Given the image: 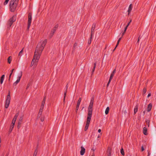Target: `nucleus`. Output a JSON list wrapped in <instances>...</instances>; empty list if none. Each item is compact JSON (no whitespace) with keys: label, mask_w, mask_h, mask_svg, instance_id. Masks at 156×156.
Wrapping results in <instances>:
<instances>
[{"label":"nucleus","mask_w":156,"mask_h":156,"mask_svg":"<svg viewBox=\"0 0 156 156\" xmlns=\"http://www.w3.org/2000/svg\"><path fill=\"white\" fill-rule=\"evenodd\" d=\"M31 85H32V84H31V83L30 82L29 83H28L27 85V87L26 88V90H27L29 88V87L30 86H31Z\"/></svg>","instance_id":"nucleus-24"},{"label":"nucleus","mask_w":156,"mask_h":156,"mask_svg":"<svg viewBox=\"0 0 156 156\" xmlns=\"http://www.w3.org/2000/svg\"><path fill=\"white\" fill-rule=\"evenodd\" d=\"M146 91H147L146 88H144L143 90V93H142L143 94H145L146 93Z\"/></svg>","instance_id":"nucleus-30"},{"label":"nucleus","mask_w":156,"mask_h":156,"mask_svg":"<svg viewBox=\"0 0 156 156\" xmlns=\"http://www.w3.org/2000/svg\"><path fill=\"white\" fill-rule=\"evenodd\" d=\"M101 131V130L100 129H99L98 130V133H100Z\"/></svg>","instance_id":"nucleus-52"},{"label":"nucleus","mask_w":156,"mask_h":156,"mask_svg":"<svg viewBox=\"0 0 156 156\" xmlns=\"http://www.w3.org/2000/svg\"><path fill=\"white\" fill-rule=\"evenodd\" d=\"M96 63H95L94 64L93 68L92 70V73L94 72V70H95V67H96Z\"/></svg>","instance_id":"nucleus-29"},{"label":"nucleus","mask_w":156,"mask_h":156,"mask_svg":"<svg viewBox=\"0 0 156 156\" xmlns=\"http://www.w3.org/2000/svg\"><path fill=\"white\" fill-rule=\"evenodd\" d=\"M20 125H21V124L19 125V123H18V126H17V127H18V129H19L20 128Z\"/></svg>","instance_id":"nucleus-47"},{"label":"nucleus","mask_w":156,"mask_h":156,"mask_svg":"<svg viewBox=\"0 0 156 156\" xmlns=\"http://www.w3.org/2000/svg\"><path fill=\"white\" fill-rule=\"evenodd\" d=\"M121 37H120L119 38V39L118 40V41H120L121 40Z\"/></svg>","instance_id":"nucleus-55"},{"label":"nucleus","mask_w":156,"mask_h":156,"mask_svg":"<svg viewBox=\"0 0 156 156\" xmlns=\"http://www.w3.org/2000/svg\"><path fill=\"white\" fill-rule=\"evenodd\" d=\"M131 22V20H130L129 21V23H130Z\"/></svg>","instance_id":"nucleus-57"},{"label":"nucleus","mask_w":156,"mask_h":156,"mask_svg":"<svg viewBox=\"0 0 156 156\" xmlns=\"http://www.w3.org/2000/svg\"><path fill=\"white\" fill-rule=\"evenodd\" d=\"M91 39L92 38H91V37H90V38L89 39L88 41V43L89 44H91Z\"/></svg>","instance_id":"nucleus-35"},{"label":"nucleus","mask_w":156,"mask_h":156,"mask_svg":"<svg viewBox=\"0 0 156 156\" xmlns=\"http://www.w3.org/2000/svg\"><path fill=\"white\" fill-rule=\"evenodd\" d=\"M123 113H124V114L126 115L127 113V112H126V111L125 110L124 111Z\"/></svg>","instance_id":"nucleus-50"},{"label":"nucleus","mask_w":156,"mask_h":156,"mask_svg":"<svg viewBox=\"0 0 156 156\" xmlns=\"http://www.w3.org/2000/svg\"><path fill=\"white\" fill-rule=\"evenodd\" d=\"M120 152H121V154L122 155H124L125 154H124V150H123V148H121V149Z\"/></svg>","instance_id":"nucleus-26"},{"label":"nucleus","mask_w":156,"mask_h":156,"mask_svg":"<svg viewBox=\"0 0 156 156\" xmlns=\"http://www.w3.org/2000/svg\"><path fill=\"white\" fill-rule=\"evenodd\" d=\"M129 24H130L129 23H128V24H127V25L126 26H129Z\"/></svg>","instance_id":"nucleus-58"},{"label":"nucleus","mask_w":156,"mask_h":156,"mask_svg":"<svg viewBox=\"0 0 156 156\" xmlns=\"http://www.w3.org/2000/svg\"><path fill=\"white\" fill-rule=\"evenodd\" d=\"M132 9V4H130L129 5L128 8V14H129V13L131 12Z\"/></svg>","instance_id":"nucleus-17"},{"label":"nucleus","mask_w":156,"mask_h":156,"mask_svg":"<svg viewBox=\"0 0 156 156\" xmlns=\"http://www.w3.org/2000/svg\"><path fill=\"white\" fill-rule=\"evenodd\" d=\"M95 23H94L92 25V27L91 29V31H94V30L95 27Z\"/></svg>","instance_id":"nucleus-21"},{"label":"nucleus","mask_w":156,"mask_h":156,"mask_svg":"<svg viewBox=\"0 0 156 156\" xmlns=\"http://www.w3.org/2000/svg\"><path fill=\"white\" fill-rule=\"evenodd\" d=\"M12 74H11V73H10V75H9V81L10 80V78H11V75Z\"/></svg>","instance_id":"nucleus-46"},{"label":"nucleus","mask_w":156,"mask_h":156,"mask_svg":"<svg viewBox=\"0 0 156 156\" xmlns=\"http://www.w3.org/2000/svg\"><path fill=\"white\" fill-rule=\"evenodd\" d=\"M32 20V13L31 12L29 13L28 17V23H29V24L31 23Z\"/></svg>","instance_id":"nucleus-12"},{"label":"nucleus","mask_w":156,"mask_h":156,"mask_svg":"<svg viewBox=\"0 0 156 156\" xmlns=\"http://www.w3.org/2000/svg\"><path fill=\"white\" fill-rule=\"evenodd\" d=\"M116 48H115H115L113 50V51H114L115 49Z\"/></svg>","instance_id":"nucleus-59"},{"label":"nucleus","mask_w":156,"mask_h":156,"mask_svg":"<svg viewBox=\"0 0 156 156\" xmlns=\"http://www.w3.org/2000/svg\"><path fill=\"white\" fill-rule=\"evenodd\" d=\"M11 57V56H9L8 58V62L9 64L11 63L12 61L11 58H10Z\"/></svg>","instance_id":"nucleus-28"},{"label":"nucleus","mask_w":156,"mask_h":156,"mask_svg":"<svg viewBox=\"0 0 156 156\" xmlns=\"http://www.w3.org/2000/svg\"><path fill=\"white\" fill-rule=\"evenodd\" d=\"M16 20V17L15 16L11 18L9 20L7 23V28L8 30L10 29V27L12 24Z\"/></svg>","instance_id":"nucleus-3"},{"label":"nucleus","mask_w":156,"mask_h":156,"mask_svg":"<svg viewBox=\"0 0 156 156\" xmlns=\"http://www.w3.org/2000/svg\"><path fill=\"white\" fill-rule=\"evenodd\" d=\"M44 106H42V105H41L39 111V112L37 116L39 118L40 117L41 115L43 109L44 108Z\"/></svg>","instance_id":"nucleus-11"},{"label":"nucleus","mask_w":156,"mask_h":156,"mask_svg":"<svg viewBox=\"0 0 156 156\" xmlns=\"http://www.w3.org/2000/svg\"><path fill=\"white\" fill-rule=\"evenodd\" d=\"M68 88V84H67L66 86L65 90V91L64 93V100H63V101H64V102H65L66 97V93L67 92Z\"/></svg>","instance_id":"nucleus-14"},{"label":"nucleus","mask_w":156,"mask_h":156,"mask_svg":"<svg viewBox=\"0 0 156 156\" xmlns=\"http://www.w3.org/2000/svg\"><path fill=\"white\" fill-rule=\"evenodd\" d=\"M140 38H141L140 36L138 38V41H137L138 43L139 42V41H140Z\"/></svg>","instance_id":"nucleus-45"},{"label":"nucleus","mask_w":156,"mask_h":156,"mask_svg":"<svg viewBox=\"0 0 156 156\" xmlns=\"http://www.w3.org/2000/svg\"><path fill=\"white\" fill-rule=\"evenodd\" d=\"M93 104V103L90 102L88 109V113L87 115V116H92Z\"/></svg>","instance_id":"nucleus-4"},{"label":"nucleus","mask_w":156,"mask_h":156,"mask_svg":"<svg viewBox=\"0 0 156 156\" xmlns=\"http://www.w3.org/2000/svg\"><path fill=\"white\" fill-rule=\"evenodd\" d=\"M23 116H22L20 117V119L19 120V122L18 123H19V125L21 124V122L22 121V120H23Z\"/></svg>","instance_id":"nucleus-19"},{"label":"nucleus","mask_w":156,"mask_h":156,"mask_svg":"<svg viewBox=\"0 0 156 156\" xmlns=\"http://www.w3.org/2000/svg\"><path fill=\"white\" fill-rule=\"evenodd\" d=\"M1 142V139L0 138V143Z\"/></svg>","instance_id":"nucleus-62"},{"label":"nucleus","mask_w":156,"mask_h":156,"mask_svg":"<svg viewBox=\"0 0 156 156\" xmlns=\"http://www.w3.org/2000/svg\"><path fill=\"white\" fill-rule=\"evenodd\" d=\"M91 117L87 116L86 124L84 129L85 131H86L88 129Z\"/></svg>","instance_id":"nucleus-6"},{"label":"nucleus","mask_w":156,"mask_h":156,"mask_svg":"<svg viewBox=\"0 0 156 156\" xmlns=\"http://www.w3.org/2000/svg\"><path fill=\"white\" fill-rule=\"evenodd\" d=\"M85 149L83 146L81 147V151H80V154L81 155H83L85 153Z\"/></svg>","instance_id":"nucleus-13"},{"label":"nucleus","mask_w":156,"mask_h":156,"mask_svg":"<svg viewBox=\"0 0 156 156\" xmlns=\"http://www.w3.org/2000/svg\"><path fill=\"white\" fill-rule=\"evenodd\" d=\"M14 69H12L11 71V73H11V74H12V73L13 72V71H14Z\"/></svg>","instance_id":"nucleus-48"},{"label":"nucleus","mask_w":156,"mask_h":156,"mask_svg":"<svg viewBox=\"0 0 156 156\" xmlns=\"http://www.w3.org/2000/svg\"><path fill=\"white\" fill-rule=\"evenodd\" d=\"M77 45V43H75L74 44V47H75Z\"/></svg>","instance_id":"nucleus-53"},{"label":"nucleus","mask_w":156,"mask_h":156,"mask_svg":"<svg viewBox=\"0 0 156 156\" xmlns=\"http://www.w3.org/2000/svg\"><path fill=\"white\" fill-rule=\"evenodd\" d=\"M147 129L146 127H144L143 128V133L145 135H147Z\"/></svg>","instance_id":"nucleus-18"},{"label":"nucleus","mask_w":156,"mask_h":156,"mask_svg":"<svg viewBox=\"0 0 156 156\" xmlns=\"http://www.w3.org/2000/svg\"><path fill=\"white\" fill-rule=\"evenodd\" d=\"M109 108L108 107H107L106 108L105 110V114L106 115H107L108 114V113L109 112Z\"/></svg>","instance_id":"nucleus-23"},{"label":"nucleus","mask_w":156,"mask_h":156,"mask_svg":"<svg viewBox=\"0 0 156 156\" xmlns=\"http://www.w3.org/2000/svg\"><path fill=\"white\" fill-rule=\"evenodd\" d=\"M152 105L150 103L149 104L147 108V111L148 112H150L152 108Z\"/></svg>","instance_id":"nucleus-15"},{"label":"nucleus","mask_w":156,"mask_h":156,"mask_svg":"<svg viewBox=\"0 0 156 156\" xmlns=\"http://www.w3.org/2000/svg\"><path fill=\"white\" fill-rule=\"evenodd\" d=\"M19 115V113H17L15 115L14 117V118L16 119L17 118L18 116Z\"/></svg>","instance_id":"nucleus-32"},{"label":"nucleus","mask_w":156,"mask_h":156,"mask_svg":"<svg viewBox=\"0 0 156 156\" xmlns=\"http://www.w3.org/2000/svg\"><path fill=\"white\" fill-rule=\"evenodd\" d=\"M91 156H94V154H93Z\"/></svg>","instance_id":"nucleus-60"},{"label":"nucleus","mask_w":156,"mask_h":156,"mask_svg":"<svg viewBox=\"0 0 156 156\" xmlns=\"http://www.w3.org/2000/svg\"><path fill=\"white\" fill-rule=\"evenodd\" d=\"M94 101V98L93 97H92L91 99L90 102H91V103L92 102V103H93Z\"/></svg>","instance_id":"nucleus-41"},{"label":"nucleus","mask_w":156,"mask_h":156,"mask_svg":"<svg viewBox=\"0 0 156 156\" xmlns=\"http://www.w3.org/2000/svg\"><path fill=\"white\" fill-rule=\"evenodd\" d=\"M94 35V32L91 31L90 37L91 38H92L93 37Z\"/></svg>","instance_id":"nucleus-33"},{"label":"nucleus","mask_w":156,"mask_h":156,"mask_svg":"<svg viewBox=\"0 0 156 156\" xmlns=\"http://www.w3.org/2000/svg\"><path fill=\"white\" fill-rule=\"evenodd\" d=\"M147 124V127H149L150 126V121L147 120L146 121Z\"/></svg>","instance_id":"nucleus-36"},{"label":"nucleus","mask_w":156,"mask_h":156,"mask_svg":"<svg viewBox=\"0 0 156 156\" xmlns=\"http://www.w3.org/2000/svg\"><path fill=\"white\" fill-rule=\"evenodd\" d=\"M116 69H115L113 71V72H112V73L111 75H110V78H109V81H108V82L107 84V87H108V86L109 85L110 82H111V80H112V77H113V76H114V75L115 74V72H116Z\"/></svg>","instance_id":"nucleus-7"},{"label":"nucleus","mask_w":156,"mask_h":156,"mask_svg":"<svg viewBox=\"0 0 156 156\" xmlns=\"http://www.w3.org/2000/svg\"><path fill=\"white\" fill-rule=\"evenodd\" d=\"M1 78H4V77H5V75H3L2 76H1Z\"/></svg>","instance_id":"nucleus-54"},{"label":"nucleus","mask_w":156,"mask_h":156,"mask_svg":"<svg viewBox=\"0 0 156 156\" xmlns=\"http://www.w3.org/2000/svg\"><path fill=\"white\" fill-rule=\"evenodd\" d=\"M111 148L110 147H108L107 151L108 155V156H111Z\"/></svg>","instance_id":"nucleus-16"},{"label":"nucleus","mask_w":156,"mask_h":156,"mask_svg":"<svg viewBox=\"0 0 156 156\" xmlns=\"http://www.w3.org/2000/svg\"><path fill=\"white\" fill-rule=\"evenodd\" d=\"M16 119L14 118H13V119L12 120V124H11L12 125H14L15 122L16 120Z\"/></svg>","instance_id":"nucleus-27"},{"label":"nucleus","mask_w":156,"mask_h":156,"mask_svg":"<svg viewBox=\"0 0 156 156\" xmlns=\"http://www.w3.org/2000/svg\"><path fill=\"white\" fill-rule=\"evenodd\" d=\"M92 150H93L94 151V150L93 149H92Z\"/></svg>","instance_id":"nucleus-63"},{"label":"nucleus","mask_w":156,"mask_h":156,"mask_svg":"<svg viewBox=\"0 0 156 156\" xmlns=\"http://www.w3.org/2000/svg\"><path fill=\"white\" fill-rule=\"evenodd\" d=\"M5 156H8V154H6Z\"/></svg>","instance_id":"nucleus-61"},{"label":"nucleus","mask_w":156,"mask_h":156,"mask_svg":"<svg viewBox=\"0 0 156 156\" xmlns=\"http://www.w3.org/2000/svg\"><path fill=\"white\" fill-rule=\"evenodd\" d=\"M92 150H93L94 151V150L93 149H92Z\"/></svg>","instance_id":"nucleus-64"},{"label":"nucleus","mask_w":156,"mask_h":156,"mask_svg":"<svg viewBox=\"0 0 156 156\" xmlns=\"http://www.w3.org/2000/svg\"><path fill=\"white\" fill-rule=\"evenodd\" d=\"M141 150L142 151H143L144 150V148L143 146L141 147Z\"/></svg>","instance_id":"nucleus-49"},{"label":"nucleus","mask_w":156,"mask_h":156,"mask_svg":"<svg viewBox=\"0 0 156 156\" xmlns=\"http://www.w3.org/2000/svg\"><path fill=\"white\" fill-rule=\"evenodd\" d=\"M14 125H12V124L11 125L10 128H9V131L10 133L12 132V131L14 127Z\"/></svg>","instance_id":"nucleus-22"},{"label":"nucleus","mask_w":156,"mask_h":156,"mask_svg":"<svg viewBox=\"0 0 156 156\" xmlns=\"http://www.w3.org/2000/svg\"><path fill=\"white\" fill-rule=\"evenodd\" d=\"M17 5V3H14L13 1H10V2L9 7L10 10L11 12H14L15 10Z\"/></svg>","instance_id":"nucleus-2"},{"label":"nucleus","mask_w":156,"mask_h":156,"mask_svg":"<svg viewBox=\"0 0 156 156\" xmlns=\"http://www.w3.org/2000/svg\"><path fill=\"white\" fill-rule=\"evenodd\" d=\"M11 99V97H10V91H9V92L8 93V94L7 97V98L6 101V102H5V108H8L9 105V104L10 100Z\"/></svg>","instance_id":"nucleus-5"},{"label":"nucleus","mask_w":156,"mask_h":156,"mask_svg":"<svg viewBox=\"0 0 156 156\" xmlns=\"http://www.w3.org/2000/svg\"><path fill=\"white\" fill-rule=\"evenodd\" d=\"M23 48L20 52L19 53V55H18L19 56H21V55L22 54L23 52Z\"/></svg>","instance_id":"nucleus-37"},{"label":"nucleus","mask_w":156,"mask_h":156,"mask_svg":"<svg viewBox=\"0 0 156 156\" xmlns=\"http://www.w3.org/2000/svg\"><path fill=\"white\" fill-rule=\"evenodd\" d=\"M22 76V72H21V73L20 75L18 76L17 78V79L16 81L13 84V86H16L18 83H19L20 81V79Z\"/></svg>","instance_id":"nucleus-8"},{"label":"nucleus","mask_w":156,"mask_h":156,"mask_svg":"<svg viewBox=\"0 0 156 156\" xmlns=\"http://www.w3.org/2000/svg\"><path fill=\"white\" fill-rule=\"evenodd\" d=\"M81 101V98H79V99L77 101V105H76V112H77V110H78V109H79V108Z\"/></svg>","instance_id":"nucleus-10"},{"label":"nucleus","mask_w":156,"mask_h":156,"mask_svg":"<svg viewBox=\"0 0 156 156\" xmlns=\"http://www.w3.org/2000/svg\"><path fill=\"white\" fill-rule=\"evenodd\" d=\"M46 99L45 97L42 101V104L41 105H42V106H44V104L45 103V101Z\"/></svg>","instance_id":"nucleus-25"},{"label":"nucleus","mask_w":156,"mask_h":156,"mask_svg":"<svg viewBox=\"0 0 156 156\" xmlns=\"http://www.w3.org/2000/svg\"><path fill=\"white\" fill-rule=\"evenodd\" d=\"M58 27V24H56V25H55V27L54 28V29H53V30H52L51 31V33L50 34V38H51L52 37V36H53L54 33L55 32V31L56 30V29Z\"/></svg>","instance_id":"nucleus-9"},{"label":"nucleus","mask_w":156,"mask_h":156,"mask_svg":"<svg viewBox=\"0 0 156 156\" xmlns=\"http://www.w3.org/2000/svg\"><path fill=\"white\" fill-rule=\"evenodd\" d=\"M44 120V118L43 117H41V121L43 122Z\"/></svg>","instance_id":"nucleus-44"},{"label":"nucleus","mask_w":156,"mask_h":156,"mask_svg":"<svg viewBox=\"0 0 156 156\" xmlns=\"http://www.w3.org/2000/svg\"><path fill=\"white\" fill-rule=\"evenodd\" d=\"M4 78H1H1L0 83L1 84H2L3 83V80H4Z\"/></svg>","instance_id":"nucleus-39"},{"label":"nucleus","mask_w":156,"mask_h":156,"mask_svg":"<svg viewBox=\"0 0 156 156\" xmlns=\"http://www.w3.org/2000/svg\"><path fill=\"white\" fill-rule=\"evenodd\" d=\"M31 23H30L29 24V23H28V26H27V29L28 30L30 27V26Z\"/></svg>","instance_id":"nucleus-42"},{"label":"nucleus","mask_w":156,"mask_h":156,"mask_svg":"<svg viewBox=\"0 0 156 156\" xmlns=\"http://www.w3.org/2000/svg\"><path fill=\"white\" fill-rule=\"evenodd\" d=\"M128 27V26H126V27H125V29H124V32L123 33H122V36H123V35L124 34L125 32L126 31L127 28V27Z\"/></svg>","instance_id":"nucleus-31"},{"label":"nucleus","mask_w":156,"mask_h":156,"mask_svg":"<svg viewBox=\"0 0 156 156\" xmlns=\"http://www.w3.org/2000/svg\"><path fill=\"white\" fill-rule=\"evenodd\" d=\"M37 150L36 149L35 151L33 156H36L37 154Z\"/></svg>","instance_id":"nucleus-34"},{"label":"nucleus","mask_w":156,"mask_h":156,"mask_svg":"<svg viewBox=\"0 0 156 156\" xmlns=\"http://www.w3.org/2000/svg\"><path fill=\"white\" fill-rule=\"evenodd\" d=\"M119 42H120V41H118H118L117 44L115 46V48H116V47H117L118 45V44L119 43Z\"/></svg>","instance_id":"nucleus-43"},{"label":"nucleus","mask_w":156,"mask_h":156,"mask_svg":"<svg viewBox=\"0 0 156 156\" xmlns=\"http://www.w3.org/2000/svg\"><path fill=\"white\" fill-rule=\"evenodd\" d=\"M150 152H148V155H147L150 156Z\"/></svg>","instance_id":"nucleus-56"},{"label":"nucleus","mask_w":156,"mask_h":156,"mask_svg":"<svg viewBox=\"0 0 156 156\" xmlns=\"http://www.w3.org/2000/svg\"><path fill=\"white\" fill-rule=\"evenodd\" d=\"M9 1V0H5V1L4 3V5H6L8 3Z\"/></svg>","instance_id":"nucleus-38"},{"label":"nucleus","mask_w":156,"mask_h":156,"mask_svg":"<svg viewBox=\"0 0 156 156\" xmlns=\"http://www.w3.org/2000/svg\"><path fill=\"white\" fill-rule=\"evenodd\" d=\"M47 42V40H45L42 43L41 42L38 44L36 48L34 58L31 62V66H32L35 62L37 63L38 62Z\"/></svg>","instance_id":"nucleus-1"},{"label":"nucleus","mask_w":156,"mask_h":156,"mask_svg":"<svg viewBox=\"0 0 156 156\" xmlns=\"http://www.w3.org/2000/svg\"><path fill=\"white\" fill-rule=\"evenodd\" d=\"M14 1V3H17V5H18V3L19 2V0H11V1Z\"/></svg>","instance_id":"nucleus-40"},{"label":"nucleus","mask_w":156,"mask_h":156,"mask_svg":"<svg viewBox=\"0 0 156 156\" xmlns=\"http://www.w3.org/2000/svg\"><path fill=\"white\" fill-rule=\"evenodd\" d=\"M151 93H149L147 95V97L148 98L150 96H151Z\"/></svg>","instance_id":"nucleus-51"},{"label":"nucleus","mask_w":156,"mask_h":156,"mask_svg":"<svg viewBox=\"0 0 156 156\" xmlns=\"http://www.w3.org/2000/svg\"><path fill=\"white\" fill-rule=\"evenodd\" d=\"M138 105H136V106L135 107V108H134V114H136V112L138 110Z\"/></svg>","instance_id":"nucleus-20"}]
</instances>
